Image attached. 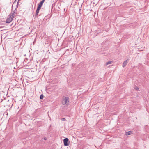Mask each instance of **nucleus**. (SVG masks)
<instances>
[{"mask_svg":"<svg viewBox=\"0 0 149 149\" xmlns=\"http://www.w3.org/2000/svg\"><path fill=\"white\" fill-rule=\"evenodd\" d=\"M14 15H15L13 13L10 14L6 19V23H10L12 21Z\"/></svg>","mask_w":149,"mask_h":149,"instance_id":"nucleus-1","label":"nucleus"},{"mask_svg":"<svg viewBox=\"0 0 149 149\" xmlns=\"http://www.w3.org/2000/svg\"><path fill=\"white\" fill-rule=\"evenodd\" d=\"M16 1V0H15V1H14V2H15V1Z\"/></svg>","mask_w":149,"mask_h":149,"instance_id":"nucleus-13","label":"nucleus"},{"mask_svg":"<svg viewBox=\"0 0 149 149\" xmlns=\"http://www.w3.org/2000/svg\"><path fill=\"white\" fill-rule=\"evenodd\" d=\"M40 9L41 8L37 7V8L36 10V12L35 15V16L36 17H37V16L38 15L39 10H40Z\"/></svg>","mask_w":149,"mask_h":149,"instance_id":"nucleus-5","label":"nucleus"},{"mask_svg":"<svg viewBox=\"0 0 149 149\" xmlns=\"http://www.w3.org/2000/svg\"><path fill=\"white\" fill-rule=\"evenodd\" d=\"M68 139L67 138H66L64 139L63 142L64 143V145L65 146H67L69 145V143L68 144Z\"/></svg>","mask_w":149,"mask_h":149,"instance_id":"nucleus-3","label":"nucleus"},{"mask_svg":"<svg viewBox=\"0 0 149 149\" xmlns=\"http://www.w3.org/2000/svg\"><path fill=\"white\" fill-rule=\"evenodd\" d=\"M43 97H44V96H43V94H41L40 95V99H42L43 98Z\"/></svg>","mask_w":149,"mask_h":149,"instance_id":"nucleus-9","label":"nucleus"},{"mask_svg":"<svg viewBox=\"0 0 149 149\" xmlns=\"http://www.w3.org/2000/svg\"><path fill=\"white\" fill-rule=\"evenodd\" d=\"M112 63H113V61H108V62L106 63L105 64V65L107 66V65H108V64H111Z\"/></svg>","mask_w":149,"mask_h":149,"instance_id":"nucleus-8","label":"nucleus"},{"mask_svg":"<svg viewBox=\"0 0 149 149\" xmlns=\"http://www.w3.org/2000/svg\"><path fill=\"white\" fill-rule=\"evenodd\" d=\"M132 134V133L131 131H129L127 132H126L125 134L126 135H130L131 134Z\"/></svg>","mask_w":149,"mask_h":149,"instance_id":"nucleus-7","label":"nucleus"},{"mask_svg":"<svg viewBox=\"0 0 149 149\" xmlns=\"http://www.w3.org/2000/svg\"><path fill=\"white\" fill-rule=\"evenodd\" d=\"M44 139H45V140H46V139L45 138H44Z\"/></svg>","mask_w":149,"mask_h":149,"instance_id":"nucleus-12","label":"nucleus"},{"mask_svg":"<svg viewBox=\"0 0 149 149\" xmlns=\"http://www.w3.org/2000/svg\"><path fill=\"white\" fill-rule=\"evenodd\" d=\"M128 59H127L126 61H124L123 64V66L124 67L125 65H126L127 64V63L128 61Z\"/></svg>","mask_w":149,"mask_h":149,"instance_id":"nucleus-6","label":"nucleus"},{"mask_svg":"<svg viewBox=\"0 0 149 149\" xmlns=\"http://www.w3.org/2000/svg\"><path fill=\"white\" fill-rule=\"evenodd\" d=\"M45 1V0H42L38 4V7L41 8L42 6Z\"/></svg>","mask_w":149,"mask_h":149,"instance_id":"nucleus-4","label":"nucleus"},{"mask_svg":"<svg viewBox=\"0 0 149 149\" xmlns=\"http://www.w3.org/2000/svg\"><path fill=\"white\" fill-rule=\"evenodd\" d=\"M62 104L68 105L69 103V99L68 97H63L62 99Z\"/></svg>","mask_w":149,"mask_h":149,"instance_id":"nucleus-2","label":"nucleus"},{"mask_svg":"<svg viewBox=\"0 0 149 149\" xmlns=\"http://www.w3.org/2000/svg\"><path fill=\"white\" fill-rule=\"evenodd\" d=\"M65 118H61V120L62 121H65Z\"/></svg>","mask_w":149,"mask_h":149,"instance_id":"nucleus-10","label":"nucleus"},{"mask_svg":"<svg viewBox=\"0 0 149 149\" xmlns=\"http://www.w3.org/2000/svg\"><path fill=\"white\" fill-rule=\"evenodd\" d=\"M135 89L136 90H137L139 89V88L137 87L136 86L135 88Z\"/></svg>","mask_w":149,"mask_h":149,"instance_id":"nucleus-11","label":"nucleus"}]
</instances>
